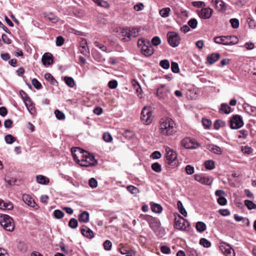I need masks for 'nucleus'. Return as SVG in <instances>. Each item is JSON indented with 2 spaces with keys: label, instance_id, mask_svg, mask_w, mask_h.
Listing matches in <instances>:
<instances>
[{
  "label": "nucleus",
  "instance_id": "1a4fd4ad",
  "mask_svg": "<svg viewBox=\"0 0 256 256\" xmlns=\"http://www.w3.org/2000/svg\"><path fill=\"white\" fill-rule=\"evenodd\" d=\"M244 125L242 117L239 115H234L230 120V126L232 129H238Z\"/></svg>",
  "mask_w": 256,
  "mask_h": 256
},
{
  "label": "nucleus",
  "instance_id": "72a5a7b5",
  "mask_svg": "<svg viewBox=\"0 0 256 256\" xmlns=\"http://www.w3.org/2000/svg\"><path fill=\"white\" fill-rule=\"evenodd\" d=\"M132 84L134 90L136 92L138 95V96L139 94H140L142 91L140 86L139 84L134 80L132 81Z\"/></svg>",
  "mask_w": 256,
  "mask_h": 256
},
{
  "label": "nucleus",
  "instance_id": "bb28decb",
  "mask_svg": "<svg viewBox=\"0 0 256 256\" xmlns=\"http://www.w3.org/2000/svg\"><path fill=\"white\" fill-rule=\"evenodd\" d=\"M223 193H215L216 196L218 197L217 199L218 203L220 206H225L227 203V200L222 196Z\"/></svg>",
  "mask_w": 256,
  "mask_h": 256
},
{
  "label": "nucleus",
  "instance_id": "aec40b11",
  "mask_svg": "<svg viewBox=\"0 0 256 256\" xmlns=\"http://www.w3.org/2000/svg\"><path fill=\"white\" fill-rule=\"evenodd\" d=\"M206 148L214 154H222L221 148L216 145L212 144H208L206 146Z\"/></svg>",
  "mask_w": 256,
  "mask_h": 256
},
{
  "label": "nucleus",
  "instance_id": "f704fd0d",
  "mask_svg": "<svg viewBox=\"0 0 256 256\" xmlns=\"http://www.w3.org/2000/svg\"><path fill=\"white\" fill-rule=\"evenodd\" d=\"M177 206L180 212L184 216H186L187 212L183 206L182 202L180 200L178 202Z\"/></svg>",
  "mask_w": 256,
  "mask_h": 256
},
{
  "label": "nucleus",
  "instance_id": "a211bd4d",
  "mask_svg": "<svg viewBox=\"0 0 256 256\" xmlns=\"http://www.w3.org/2000/svg\"><path fill=\"white\" fill-rule=\"evenodd\" d=\"M80 232L82 234L88 238H92L94 236L93 232L88 226L83 225L80 228Z\"/></svg>",
  "mask_w": 256,
  "mask_h": 256
},
{
  "label": "nucleus",
  "instance_id": "a878e982",
  "mask_svg": "<svg viewBox=\"0 0 256 256\" xmlns=\"http://www.w3.org/2000/svg\"><path fill=\"white\" fill-rule=\"evenodd\" d=\"M226 36H216L214 38V41L217 44L228 46L227 41L226 40Z\"/></svg>",
  "mask_w": 256,
  "mask_h": 256
},
{
  "label": "nucleus",
  "instance_id": "f8f14e48",
  "mask_svg": "<svg viewBox=\"0 0 256 256\" xmlns=\"http://www.w3.org/2000/svg\"><path fill=\"white\" fill-rule=\"evenodd\" d=\"M181 144L187 149H196L200 146L198 143L197 142H195L189 138H185L182 140Z\"/></svg>",
  "mask_w": 256,
  "mask_h": 256
},
{
  "label": "nucleus",
  "instance_id": "9b49d317",
  "mask_svg": "<svg viewBox=\"0 0 256 256\" xmlns=\"http://www.w3.org/2000/svg\"><path fill=\"white\" fill-rule=\"evenodd\" d=\"M23 92L25 95L24 97V102L28 110L31 114H35L36 110L34 103L28 94L24 92Z\"/></svg>",
  "mask_w": 256,
  "mask_h": 256
},
{
  "label": "nucleus",
  "instance_id": "393cba45",
  "mask_svg": "<svg viewBox=\"0 0 256 256\" xmlns=\"http://www.w3.org/2000/svg\"><path fill=\"white\" fill-rule=\"evenodd\" d=\"M226 40L227 41L228 46H232L236 44L238 42L237 37L234 36H226Z\"/></svg>",
  "mask_w": 256,
  "mask_h": 256
},
{
  "label": "nucleus",
  "instance_id": "c85d7f7f",
  "mask_svg": "<svg viewBox=\"0 0 256 256\" xmlns=\"http://www.w3.org/2000/svg\"><path fill=\"white\" fill-rule=\"evenodd\" d=\"M89 214L86 211L83 212L78 216V220L80 222H87L89 221Z\"/></svg>",
  "mask_w": 256,
  "mask_h": 256
},
{
  "label": "nucleus",
  "instance_id": "4468645a",
  "mask_svg": "<svg viewBox=\"0 0 256 256\" xmlns=\"http://www.w3.org/2000/svg\"><path fill=\"white\" fill-rule=\"evenodd\" d=\"M194 179L201 184L206 185H210L212 182V178L205 176L202 174H196L194 175Z\"/></svg>",
  "mask_w": 256,
  "mask_h": 256
},
{
  "label": "nucleus",
  "instance_id": "dca6fc26",
  "mask_svg": "<svg viewBox=\"0 0 256 256\" xmlns=\"http://www.w3.org/2000/svg\"><path fill=\"white\" fill-rule=\"evenodd\" d=\"M212 12L213 10L210 8H202L198 12V16L202 18L208 19L210 18Z\"/></svg>",
  "mask_w": 256,
  "mask_h": 256
},
{
  "label": "nucleus",
  "instance_id": "09e8293b",
  "mask_svg": "<svg viewBox=\"0 0 256 256\" xmlns=\"http://www.w3.org/2000/svg\"><path fill=\"white\" fill-rule=\"evenodd\" d=\"M78 225V220L74 218H71L68 222V226L72 228H76Z\"/></svg>",
  "mask_w": 256,
  "mask_h": 256
},
{
  "label": "nucleus",
  "instance_id": "5701e85b",
  "mask_svg": "<svg viewBox=\"0 0 256 256\" xmlns=\"http://www.w3.org/2000/svg\"><path fill=\"white\" fill-rule=\"evenodd\" d=\"M13 208L12 204L10 202H6L0 199V209L2 210H10Z\"/></svg>",
  "mask_w": 256,
  "mask_h": 256
},
{
  "label": "nucleus",
  "instance_id": "6ab92c4d",
  "mask_svg": "<svg viewBox=\"0 0 256 256\" xmlns=\"http://www.w3.org/2000/svg\"><path fill=\"white\" fill-rule=\"evenodd\" d=\"M212 3L214 6L218 10H225L226 6L222 0H212Z\"/></svg>",
  "mask_w": 256,
  "mask_h": 256
},
{
  "label": "nucleus",
  "instance_id": "2eb2a0df",
  "mask_svg": "<svg viewBox=\"0 0 256 256\" xmlns=\"http://www.w3.org/2000/svg\"><path fill=\"white\" fill-rule=\"evenodd\" d=\"M23 201L28 206L32 207L35 209H38V206L35 202L34 200L28 194H22Z\"/></svg>",
  "mask_w": 256,
  "mask_h": 256
},
{
  "label": "nucleus",
  "instance_id": "6e6552de",
  "mask_svg": "<svg viewBox=\"0 0 256 256\" xmlns=\"http://www.w3.org/2000/svg\"><path fill=\"white\" fill-rule=\"evenodd\" d=\"M170 92V88L166 86L165 84H161L156 90V96L159 99H165L168 96Z\"/></svg>",
  "mask_w": 256,
  "mask_h": 256
},
{
  "label": "nucleus",
  "instance_id": "c03bdc74",
  "mask_svg": "<svg viewBox=\"0 0 256 256\" xmlns=\"http://www.w3.org/2000/svg\"><path fill=\"white\" fill-rule=\"evenodd\" d=\"M152 168L156 172H160L162 171L160 164L158 162H154L152 164Z\"/></svg>",
  "mask_w": 256,
  "mask_h": 256
},
{
  "label": "nucleus",
  "instance_id": "ea45409f",
  "mask_svg": "<svg viewBox=\"0 0 256 256\" xmlns=\"http://www.w3.org/2000/svg\"><path fill=\"white\" fill-rule=\"evenodd\" d=\"M66 84L70 88H73L75 85L74 80L72 77H65L64 78Z\"/></svg>",
  "mask_w": 256,
  "mask_h": 256
},
{
  "label": "nucleus",
  "instance_id": "5fc2aeb1",
  "mask_svg": "<svg viewBox=\"0 0 256 256\" xmlns=\"http://www.w3.org/2000/svg\"><path fill=\"white\" fill-rule=\"evenodd\" d=\"M44 78L46 80L50 82L53 84L54 82L58 83L57 81L54 78L53 76L50 73L46 74L44 75Z\"/></svg>",
  "mask_w": 256,
  "mask_h": 256
},
{
  "label": "nucleus",
  "instance_id": "cd10ccee",
  "mask_svg": "<svg viewBox=\"0 0 256 256\" xmlns=\"http://www.w3.org/2000/svg\"><path fill=\"white\" fill-rule=\"evenodd\" d=\"M44 16L46 19L52 23L56 24L58 20V18L52 13L44 14Z\"/></svg>",
  "mask_w": 256,
  "mask_h": 256
},
{
  "label": "nucleus",
  "instance_id": "7c9ffc66",
  "mask_svg": "<svg viewBox=\"0 0 256 256\" xmlns=\"http://www.w3.org/2000/svg\"><path fill=\"white\" fill-rule=\"evenodd\" d=\"M150 206L152 210L156 213H160L162 210V206L158 204L151 202Z\"/></svg>",
  "mask_w": 256,
  "mask_h": 256
},
{
  "label": "nucleus",
  "instance_id": "de8ad7c7",
  "mask_svg": "<svg viewBox=\"0 0 256 256\" xmlns=\"http://www.w3.org/2000/svg\"><path fill=\"white\" fill-rule=\"evenodd\" d=\"M94 2L96 3L98 6L104 8H107L108 6V3L104 0H92Z\"/></svg>",
  "mask_w": 256,
  "mask_h": 256
},
{
  "label": "nucleus",
  "instance_id": "49530a36",
  "mask_svg": "<svg viewBox=\"0 0 256 256\" xmlns=\"http://www.w3.org/2000/svg\"><path fill=\"white\" fill-rule=\"evenodd\" d=\"M54 114L56 118L59 120H63L65 118V115L64 113L58 110H55Z\"/></svg>",
  "mask_w": 256,
  "mask_h": 256
},
{
  "label": "nucleus",
  "instance_id": "680f3d73",
  "mask_svg": "<svg viewBox=\"0 0 256 256\" xmlns=\"http://www.w3.org/2000/svg\"><path fill=\"white\" fill-rule=\"evenodd\" d=\"M240 134L238 136V138H246L248 135V131L246 130H240L238 131Z\"/></svg>",
  "mask_w": 256,
  "mask_h": 256
},
{
  "label": "nucleus",
  "instance_id": "f3484780",
  "mask_svg": "<svg viewBox=\"0 0 256 256\" xmlns=\"http://www.w3.org/2000/svg\"><path fill=\"white\" fill-rule=\"evenodd\" d=\"M148 45L143 46L141 48L142 53L146 56H152L154 52V50L152 46L150 44L149 42H147Z\"/></svg>",
  "mask_w": 256,
  "mask_h": 256
},
{
  "label": "nucleus",
  "instance_id": "3c124183",
  "mask_svg": "<svg viewBox=\"0 0 256 256\" xmlns=\"http://www.w3.org/2000/svg\"><path fill=\"white\" fill-rule=\"evenodd\" d=\"M200 244L205 248H209L211 246V243L208 240L204 238L200 239Z\"/></svg>",
  "mask_w": 256,
  "mask_h": 256
},
{
  "label": "nucleus",
  "instance_id": "b1692460",
  "mask_svg": "<svg viewBox=\"0 0 256 256\" xmlns=\"http://www.w3.org/2000/svg\"><path fill=\"white\" fill-rule=\"evenodd\" d=\"M132 140L130 145L134 148L138 144V140L136 136V134L133 132L129 130V141Z\"/></svg>",
  "mask_w": 256,
  "mask_h": 256
},
{
  "label": "nucleus",
  "instance_id": "6e6d98bb",
  "mask_svg": "<svg viewBox=\"0 0 256 256\" xmlns=\"http://www.w3.org/2000/svg\"><path fill=\"white\" fill-rule=\"evenodd\" d=\"M102 138L106 142H110L112 140V136L108 132H104L103 134Z\"/></svg>",
  "mask_w": 256,
  "mask_h": 256
},
{
  "label": "nucleus",
  "instance_id": "13d9d810",
  "mask_svg": "<svg viewBox=\"0 0 256 256\" xmlns=\"http://www.w3.org/2000/svg\"><path fill=\"white\" fill-rule=\"evenodd\" d=\"M161 43V40L159 36L154 37L152 40V44L153 46H158Z\"/></svg>",
  "mask_w": 256,
  "mask_h": 256
},
{
  "label": "nucleus",
  "instance_id": "e433bc0d",
  "mask_svg": "<svg viewBox=\"0 0 256 256\" xmlns=\"http://www.w3.org/2000/svg\"><path fill=\"white\" fill-rule=\"evenodd\" d=\"M244 204L250 210L255 209L256 208V204L251 200H244Z\"/></svg>",
  "mask_w": 256,
  "mask_h": 256
},
{
  "label": "nucleus",
  "instance_id": "4d7b16f0",
  "mask_svg": "<svg viewBox=\"0 0 256 256\" xmlns=\"http://www.w3.org/2000/svg\"><path fill=\"white\" fill-rule=\"evenodd\" d=\"M230 22L232 27L234 28H236L239 26V21L236 18H232L230 20Z\"/></svg>",
  "mask_w": 256,
  "mask_h": 256
},
{
  "label": "nucleus",
  "instance_id": "bf43d9fd",
  "mask_svg": "<svg viewBox=\"0 0 256 256\" xmlns=\"http://www.w3.org/2000/svg\"><path fill=\"white\" fill-rule=\"evenodd\" d=\"M202 123L203 126L206 128H209L212 124V122L207 118H202Z\"/></svg>",
  "mask_w": 256,
  "mask_h": 256
},
{
  "label": "nucleus",
  "instance_id": "69168bd1",
  "mask_svg": "<svg viewBox=\"0 0 256 256\" xmlns=\"http://www.w3.org/2000/svg\"><path fill=\"white\" fill-rule=\"evenodd\" d=\"M33 86L36 89H40L42 87L41 84L36 79L34 78L32 81Z\"/></svg>",
  "mask_w": 256,
  "mask_h": 256
},
{
  "label": "nucleus",
  "instance_id": "603ef678",
  "mask_svg": "<svg viewBox=\"0 0 256 256\" xmlns=\"http://www.w3.org/2000/svg\"><path fill=\"white\" fill-rule=\"evenodd\" d=\"M188 24L189 27L194 29L198 25V22L196 18H192L188 20Z\"/></svg>",
  "mask_w": 256,
  "mask_h": 256
},
{
  "label": "nucleus",
  "instance_id": "4be33fe9",
  "mask_svg": "<svg viewBox=\"0 0 256 256\" xmlns=\"http://www.w3.org/2000/svg\"><path fill=\"white\" fill-rule=\"evenodd\" d=\"M220 58V54L218 53H212L207 56V61L210 64L215 63Z\"/></svg>",
  "mask_w": 256,
  "mask_h": 256
},
{
  "label": "nucleus",
  "instance_id": "4c0bfd02",
  "mask_svg": "<svg viewBox=\"0 0 256 256\" xmlns=\"http://www.w3.org/2000/svg\"><path fill=\"white\" fill-rule=\"evenodd\" d=\"M225 125V122L220 120H218L215 121L214 126L216 130H218L220 128L223 127Z\"/></svg>",
  "mask_w": 256,
  "mask_h": 256
},
{
  "label": "nucleus",
  "instance_id": "f257e3e1",
  "mask_svg": "<svg viewBox=\"0 0 256 256\" xmlns=\"http://www.w3.org/2000/svg\"><path fill=\"white\" fill-rule=\"evenodd\" d=\"M71 152L74 160L82 166H91L97 164L92 154L80 148H73Z\"/></svg>",
  "mask_w": 256,
  "mask_h": 256
},
{
  "label": "nucleus",
  "instance_id": "338daca9",
  "mask_svg": "<svg viewBox=\"0 0 256 256\" xmlns=\"http://www.w3.org/2000/svg\"><path fill=\"white\" fill-rule=\"evenodd\" d=\"M144 8V5L142 2H139L136 4H135L134 6V9L136 11L139 12L142 10Z\"/></svg>",
  "mask_w": 256,
  "mask_h": 256
},
{
  "label": "nucleus",
  "instance_id": "79ce46f5",
  "mask_svg": "<svg viewBox=\"0 0 256 256\" xmlns=\"http://www.w3.org/2000/svg\"><path fill=\"white\" fill-rule=\"evenodd\" d=\"M4 140L8 144H12L16 140V138L12 134H8L5 136Z\"/></svg>",
  "mask_w": 256,
  "mask_h": 256
},
{
  "label": "nucleus",
  "instance_id": "0eeeda50",
  "mask_svg": "<svg viewBox=\"0 0 256 256\" xmlns=\"http://www.w3.org/2000/svg\"><path fill=\"white\" fill-rule=\"evenodd\" d=\"M167 38L168 44L172 47H176L179 45L180 43V36L177 33L175 32H168L167 34Z\"/></svg>",
  "mask_w": 256,
  "mask_h": 256
},
{
  "label": "nucleus",
  "instance_id": "423d86ee",
  "mask_svg": "<svg viewBox=\"0 0 256 256\" xmlns=\"http://www.w3.org/2000/svg\"><path fill=\"white\" fill-rule=\"evenodd\" d=\"M152 110L150 107L144 106L142 111L140 120L142 122L146 124H150L152 121Z\"/></svg>",
  "mask_w": 256,
  "mask_h": 256
},
{
  "label": "nucleus",
  "instance_id": "20e7f679",
  "mask_svg": "<svg viewBox=\"0 0 256 256\" xmlns=\"http://www.w3.org/2000/svg\"><path fill=\"white\" fill-rule=\"evenodd\" d=\"M165 150L166 152V162L173 168L177 166L176 153L168 146H166Z\"/></svg>",
  "mask_w": 256,
  "mask_h": 256
},
{
  "label": "nucleus",
  "instance_id": "0e129e2a",
  "mask_svg": "<svg viewBox=\"0 0 256 256\" xmlns=\"http://www.w3.org/2000/svg\"><path fill=\"white\" fill-rule=\"evenodd\" d=\"M103 246L106 250H109L112 248V243L109 240H106L104 242Z\"/></svg>",
  "mask_w": 256,
  "mask_h": 256
},
{
  "label": "nucleus",
  "instance_id": "7ed1b4c3",
  "mask_svg": "<svg viewBox=\"0 0 256 256\" xmlns=\"http://www.w3.org/2000/svg\"><path fill=\"white\" fill-rule=\"evenodd\" d=\"M174 228L181 231L188 230L190 223L186 220L177 214L174 220Z\"/></svg>",
  "mask_w": 256,
  "mask_h": 256
},
{
  "label": "nucleus",
  "instance_id": "f03ea898",
  "mask_svg": "<svg viewBox=\"0 0 256 256\" xmlns=\"http://www.w3.org/2000/svg\"><path fill=\"white\" fill-rule=\"evenodd\" d=\"M160 130L162 134L173 135L177 131L176 124L172 118L168 117L163 118L160 121Z\"/></svg>",
  "mask_w": 256,
  "mask_h": 256
},
{
  "label": "nucleus",
  "instance_id": "58836bf2",
  "mask_svg": "<svg viewBox=\"0 0 256 256\" xmlns=\"http://www.w3.org/2000/svg\"><path fill=\"white\" fill-rule=\"evenodd\" d=\"M204 164L207 170H212L214 168V162L212 160L206 161Z\"/></svg>",
  "mask_w": 256,
  "mask_h": 256
},
{
  "label": "nucleus",
  "instance_id": "052dcab7",
  "mask_svg": "<svg viewBox=\"0 0 256 256\" xmlns=\"http://www.w3.org/2000/svg\"><path fill=\"white\" fill-rule=\"evenodd\" d=\"M80 51L81 54L85 56H86L90 54L89 49L88 46H82L80 47Z\"/></svg>",
  "mask_w": 256,
  "mask_h": 256
},
{
  "label": "nucleus",
  "instance_id": "ddd939ff",
  "mask_svg": "<svg viewBox=\"0 0 256 256\" xmlns=\"http://www.w3.org/2000/svg\"><path fill=\"white\" fill-rule=\"evenodd\" d=\"M146 220L148 222L149 226L150 228L156 232L160 226V222L158 219L152 218L149 216H145Z\"/></svg>",
  "mask_w": 256,
  "mask_h": 256
},
{
  "label": "nucleus",
  "instance_id": "8fccbe9b",
  "mask_svg": "<svg viewBox=\"0 0 256 256\" xmlns=\"http://www.w3.org/2000/svg\"><path fill=\"white\" fill-rule=\"evenodd\" d=\"M94 44L96 46L97 48L100 49L102 51L106 52H109L106 46L104 44H101L98 42H94Z\"/></svg>",
  "mask_w": 256,
  "mask_h": 256
},
{
  "label": "nucleus",
  "instance_id": "37998d69",
  "mask_svg": "<svg viewBox=\"0 0 256 256\" xmlns=\"http://www.w3.org/2000/svg\"><path fill=\"white\" fill-rule=\"evenodd\" d=\"M160 66L164 69L167 70L170 68V64L168 60H164L160 61Z\"/></svg>",
  "mask_w": 256,
  "mask_h": 256
},
{
  "label": "nucleus",
  "instance_id": "864d4df0",
  "mask_svg": "<svg viewBox=\"0 0 256 256\" xmlns=\"http://www.w3.org/2000/svg\"><path fill=\"white\" fill-rule=\"evenodd\" d=\"M171 70L174 73H178L180 72V68L178 64L175 62H172L171 64Z\"/></svg>",
  "mask_w": 256,
  "mask_h": 256
},
{
  "label": "nucleus",
  "instance_id": "2f4dec72",
  "mask_svg": "<svg viewBox=\"0 0 256 256\" xmlns=\"http://www.w3.org/2000/svg\"><path fill=\"white\" fill-rule=\"evenodd\" d=\"M36 181L40 184H46L49 182V179L42 175L36 176Z\"/></svg>",
  "mask_w": 256,
  "mask_h": 256
},
{
  "label": "nucleus",
  "instance_id": "39448f33",
  "mask_svg": "<svg viewBox=\"0 0 256 256\" xmlns=\"http://www.w3.org/2000/svg\"><path fill=\"white\" fill-rule=\"evenodd\" d=\"M0 224L7 231L12 232L14 230L13 220L8 215L4 214L0 216Z\"/></svg>",
  "mask_w": 256,
  "mask_h": 256
},
{
  "label": "nucleus",
  "instance_id": "774afa93",
  "mask_svg": "<svg viewBox=\"0 0 256 256\" xmlns=\"http://www.w3.org/2000/svg\"><path fill=\"white\" fill-rule=\"evenodd\" d=\"M108 86L111 89H114L118 86V82L116 80H110L108 82Z\"/></svg>",
  "mask_w": 256,
  "mask_h": 256
},
{
  "label": "nucleus",
  "instance_id": "a18cd8bd",
  "mask_svg": "<svg viewBox=\"0 0 256 256\" xmlns=\"http://www.w3.org/2000/svg\"><path fill=\"white\" fill-rule=\"evenodd\" d=\"M54 216L55 218L60 219L64 217V212L59 210H56L54 212Z\"/></svg>",
  "mask_w": 256,
  "mask_h": 256
},
{
  "label": "nucleus",
  "instance_id": "412c9836",
  "mask_svg": "<svg viewBox=\"0 0 256 256\" xmlns=\"http://www.w3.org/2000/svg\"><path fill=\"white\" fill-rule=\"evenodd\" d=\"M42 60L44 65L52 64L53 62L52 55L50 53H45L42 56Z\"/></svg>",
  "mask_w": 256,
  "mask_h": 256
},
{
  "label": "nucleus",
  "instance_id": "e2e57ef3",
  "mask_svg": "<svg viewBox=\"0 0 256 256\" xmlns=\"http://www.w3.org/2000/svg\"><path fill=\"white\" fill-rule=\"evenodd\" d=\"M242 151L244 154H248L252 152V150L250 147L246 146L242 147Z\"/></svg>",
  "mask_w": 256,
  "mask_h": 256
},
{
  "label": "nucleus",
  "instance_id": "a19ab883",
  "mask_svg": "<svg viewBox=\"0 0 256 256\" xmlns=\"http://www.w3.org/2000/svg\"><path fill=\"white\" fill-rule=\"evenodd\" d=\"M170 11L169 8H164L160 10V14L163 18H166L169 16Z\"/></svg>",
  "mask_w": 256,
  "mask_h": 256
},
{
  "label": "nucleus",
  "instance_id": "c756f323",
  "mask_svg": "<svg viewBox=\"0 0 256 256\" xmlns=\"http://www.w3.org/2000/svg\"><path fill=\"white\" fill-rule=\"evenodd\" d=\"M140 28L138 27H132L129 28V38L136 37L139 35Z\"/></svg>",
  "mask_w": 256,
  "mask_h": 256
},
{
  "label": "nucleus",
  "instance_id": "9d476101",
  "mask_svg": "<svg viewBox=\"0 0 256 256\" xmlns=\"http://www.w3.org/2000/svg\"><path fill=\"white\" fill-rule=\"evenodd\" d=\"M219 248L226 256H234V250L230 245L224 242L220 243Z\"/></svg>",
  "mask_w": 256,
  "mask_h": 256
},
{
  "label": "nucleus",
  "instance_id": "473e14b6",
  "mask_svg": "<svg viewBox=\"0 0 256 256\" xmlns=\"http://www.w3.org/2000/svg\"><path fill=\"white\" fill-rule=\"evenodd\" d=\"M231 108L226 104L222 103L221 104L219 112L220 113L224 112L226 114H228L230 112Z\"/></svg>",
  "mask_w": 256,
  "mask_h": 256
},
{
  "label": "nucleus",
  "instance_id": "c9c22d12",
  "mask_svg": "<svg viewBox=\"0 0 256 256\" xmlns=\"http://www.w3.org/2000/svg\"><path fill=\"white\" fill-rule=\"evenodd\" d=\"M196 228L198 232H203L206 230V225L203 222H198L196 224Z\"/></svg>",
  "mask_w": 256,
  "mask_h": 256
}]
</instances>
